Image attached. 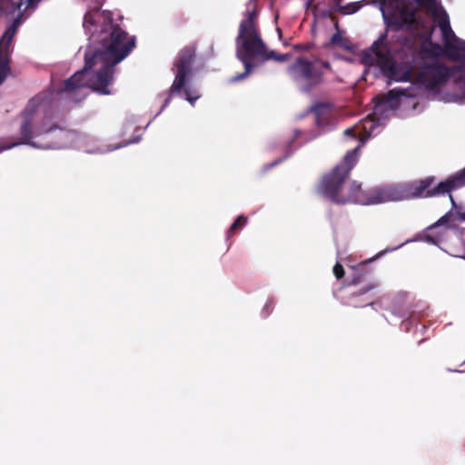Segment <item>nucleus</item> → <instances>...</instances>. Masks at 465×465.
I'll return each instance as SVG.
<instances>
[{"label":"nucleus","mask_w":465,"mask_h":465,"mask_svg":"<svg viewBox=\"0 0 465 465\" xmlns=\"http://www.w3.org/2000/svg\"><path fill=\"white\" fill-rule=\"evenodd\" d=\"M395 13L403 10L406 19H399L398 23L388 21L384 18L389 28L406 27L411 34L431 42L432 27L430 24H424L420 14L417 12L418 6H424L431 15L433 23L440 31L442 42L446 52L452 57L465 56V41L458 38L452 31L447 13L435 0H391ZM450 72L444 66H430L423 68L418 76L417 83L411 90H392L386 97L374 105V113L389 110H401L403 114H410L416 110L419 102L415 97L420 94V85L434 99L444 103L465 104V74L458 83L449 82Z\"/></svg>","instance_id":"obj_1"},{"label":"nucleus","mask_w":465,"mask_h":465,"mask_svg":"<svg viewBox=\"0 0 465 465\" xmlns=\"http://www.w3.org/2000/svg\"><path fill=\"white\" fill-rule=\"evenodd\" d=\"M84 28L88 35L85 65L65 83V90L73 93L87 85L99 94H109L114 66L134 47V38L113 22L108 11H89L84 16Z\"/></svg>","instance_id":"obj_2"},{"label":"nucleus","mask_w":465,"mask_h":465,"mask_svg":"<svg viewBox=\"0 0 465 465\" xmlns=\"http://www.w3.org/2000/svg\"><path fill=\"white\" fill-rule=\"evenodd\" d=\"M433 182L434 179L432 177H428L424 180L411 183L387 185L368 190H361L360 184L353 182L349 188H342V191H351V193L342 195L338 199V203H354L362 205H371L390 202H400L414 197L436 196L464 186L465 168L445 181L440 182L437 186L430 188Z\"/></svg>","instance_id":"obj_3"},{"label":"nucleus","mask_w":465,"mask_h":465,"mask_svg":"<svg viewBox=\"0 0 465 465\" xmlns=\"http://www.w3.org/2000/svg\"><path fill=\"white\" fill-rule=\"evenodd\" d=\"M384 112H381L364 119L361 124L355 125L353 128L346 129L344 134L351 135L359 139V144L352 151L348 153L343 158L342 162L332 171L331 174L324 177L321 190L322 193L333 202L338 203L342 195L351 193V191H342V188H349L353 183L343 185L342 181L348 175L350 170L356 163L358 159L357 151L365 143V141L374 133L375 128L378 126L377 122L380 121L381 116Z\"/></svg>","instance_id":"obj_4"},{"label":"nucleus","mask_w":465,"mask_h":465,"mask_svg":"<svg viewBox=\"0 0 465 465\" xmlns=\"http://www.w3.org/2000/svg\"><path fill=\"white\" fill-rule=\"evenodd\" d=\"M51 118L50 114H45L38 111L31 118L26 119L21 127L22 143H29L33 146L43 149L74 147L88 153H106L120 147V145H118L114 148H100L94 145V141L93 139L71 131H60L55 135V137L62 141L60 144L46 145L34 142V139L40 137L52 130Z\"/></svg>","instance_id":"obj_5"},{"label":"nucleus","mask_w":465,"mask_h":465,"mask_svg":"<svg viewBox=\"0 0 465 465\" xmlns=\"http://www.w3.org/2000/svg\"><path fill=\"white\" fill-rule=\"evenodd\" d=\"M254 12L248 11L246 17L240 25L236 38V55L243 63L245 72L234 76L232 81H240L247 76L252 69L251 60L263 58L264 46L254 26Z\"/></svg>","instance_id":"obj_6"},{"label":"nucleus","mask_w":465,"mask_h":465,"mask_svg":"<svg viewBox=\"0 0 465 465\" xmlns=\"http://www.w3.org/2000/svg\"><path fill=\"white\" fill-rule=\"evenodd\" d=\"M362 61L368 67L367 73L377 74L379 70L389 80L400 82L409 78V73L396 66L388 52L386 36L381 35L373 43L371 49L364 53Z\"/></svg>","instance_id":"obj_7"},{"label":"nucleus","mask_w":465,"mask_h":465,"mask_svg":"<svg viewBox=\"0 0 465 465\" xmlns=\"http://www.w3.org/2000/svg\"><path fill=\"white\" fill-rule=\"evenodd\" d=\"M41 1L42 0H20L17 6L20 14L0 38V84L5 79L10 72L9 55L11 42L17 27L24 19L23 14L27 11L34 10Z\"/></svg>","instance_id":"obj_8"},{"label":"nucleus","mask_w":465,"mask_h":465,"mask_svg":"<svg viewBox=\"0 0 465 465\" xmlns=\"http://www.w3.org/2000/svg\"><path fill=\"white\" fill-rule=\"evenodd\" d=\"M193 55L194 52L193 49H186L181 54L178 61L175 63L176 75L172 86V93H183L186 100L191 104H193L194 101L200 97L199 93L191 86L186 85L185 83L186 74L190 70Z\"/></svg>","instance_id":"obj_9"},{"label":"nucleus","mask_w":465,"mask_h":465,"mask_svg":"<svg viewBox=\"0 0 465 465\" xmlns=\"http://www.w3.org/2000/svg\"><path fill=\"white\" fill-rule=\"evenodd\" d=\"M290 74L302 87L306 88L318 83L322 73L318 64H310L303 59H298L290 68Z\"/></svg>","instance_id":"obj_10"},{"label":"nucleus","mask_w":465,"mask_h":465,"mask_svg":"<svg viewBox=\"0 0 465 465\" xmlns=\"http://www.w3.org/2000/svg\"><path fill=\"white\" fill-rule=\"evenodd\" d=\"M381 4L380 9L382 13L383 18L393 23H398L399 19H406L404 17L403 10L401 9L399 13L394 12V7L391 0H378Z\"/></svg>","instance_id":"obj_11"},{"label":"nucleus","mask_w":465,"mask_h":465,"mask_svg":"<svg viewBox=\"0 0 465 465\" xmlns=\"http://www.w3.org/2000/svg\"><path fill=\"white\" fill-rule=\"evenodd\" d=\"M444 221L445 217H442L438 223L428 229V233L426 235L427 242L433 244H438L441 242V237L448 232V229L442 226Z\"/></svg>","instance_id":"obj_12"},{"label":"nucleus","mask_w":465,"mask_h":465,"mask_svg":"<svg viewBox=\"0 0 465 465\" xmlns=\"http://www.w3.org/2000/svg\"><path fill=\"white\" fill-rule=\"evenodd\" d=\"M450 202L452 203V210H451V213L455 215H457L460 220H464L465 221V212H460V207L458 206L454 200H453V197L451 195H450Z\"/></svg>","instance_id":"obj_13"},{"label":"nucleus","mask_w":465,"mask_h":465,"mask_svg":"<svg viewBox=\"0 0 465 465\" xmlns=\"http://www.w3.org/2000/svg\"><path fill=\"white\" fill-rule=\"evenodd\" d=\"M247 221V218L244 216H239L234 223L230 227V232H232L237 228L242 227Z\"/></svg>","instance_id":"obj_14"},{"label":"nucleus","mask_w":465,"mask_h":465,"mask_svg":"<svg viewBox=\"0 0 465 465\" xmlns=\"http://www.w3.org/2000/svg\"><path fill=\"white\" fill-rule=\"evenodd\" d=\"M333 272L337 279H340L343 276V269L341 264L337 263L333 268Z\"/></svg>","instance_id":"obj_15"},{"label":"nucleus","mask_w":465,"mask_h":465,"mask_svg":"<svg viewBox=\"0 0 465 465\" xmlns=\"http://www.w3.org/2000/svg\"><path fill=\"white\" fill-rule=\"evenodd\" d=\"M267 58H272V59H275L277 61H285L289 58V56L287 54H283V55H275L273 52H272L269 55H267Z\"/></svg>","instance_id":"obj_16"},{"label":"nucleus","mask_w":465,"mask_h":465,"mask_svg":"<svg viewBox=\"0 0 465 465\" xmlns=\"http://www.w3.org/2000/svg\"><path fill=\"white\" fill-rule=\"evenodd\" d=\"M331 42L333 44L340 45L341 44V37H340V35H333L332 38H331Z\"/></svg>","instance_id":"obj_17"},{"label":"nucleus","mask_w":465,"mask_h":465,"mask_svg":"<svg viewBox=\"0 0 465 465\" xmlns=\"http://www.w3.org/2000/svg\"><path fill=\"white\" fill-rule=\"evenodd\" d=\"M14 145H15V144H13V146H14ZM11 147H12V145L7 146V147H0V152L4 151L5 149L11 148Z\"/></svg>","instance_id":"obj_18"},{"label":"nucleus","mask_w":465,"mask_h":465,"mask_svg":"<svg viewBox=\"0 0 465 465\" xmlns=\"http://www.w3.org/2000/svg\"><path fill=\"white\" fill-rule=\"evenodd\" d=\"M436 49H437V50H435V51H434V54H437V53H438V50H440V48L437 45V46H436Z\"/></svg>","instance_id":"obj_19"}]
</instances>
